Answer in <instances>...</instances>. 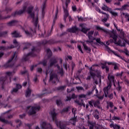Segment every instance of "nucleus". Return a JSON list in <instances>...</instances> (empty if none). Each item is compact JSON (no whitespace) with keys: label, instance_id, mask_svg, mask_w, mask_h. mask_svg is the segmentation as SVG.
Listing matches in <instances>:
<instances>
[{"label":"nucleus","instance_id":"obj_1","mask_svg":"<svg viewBox=\"0 0 129 129\" xmlns=\"http://www.w3.org/2000/svg\"><path fill=\"white\" fill-rule=\"evenodd\" d=\"M34 7L32 6H30L28 7L27 9V12L31 19H32V23H34V25L35 28L33 30L32 28H30V32H29L28 30H25V33L29 37H33V34L36 33L37 31V27H38V23H39V9L38 7H36L35 12H36V14L35 18V12L33 11Z\"/></svg>","mask_w":129,"mask_h":129},{"label":"nucleus","instance_id":"obj_2","mask_svg":"<svg viewBox=\"0 0 129 129\" xmlns=\"http://www.w3.org/2000/svg\"><path fill=\"white\" fill-rule=\"evenodd\" d=\"M57 113L55 111V109L53 108L51 110L50 115L52 118L53 121H55V124L57 127H59L60 129H66V124H64L63 122L58 120L57 119Z\"/></svg>","mask_w":129,"mask_h":129},{"label":"nucleus","instance_id":"obj_3","mask_svg":"<svg viewBox=\"0 0 129 129\" xmlns=\"http://www.w3.org/2000/svg\"><path fill=\"white\" fill-rule=\"evenodd\" d=\"M110 37L113 39H110L109 42L110 43H114L117 46H120L121 47H125V42L121 43V40H118L117 41V36L114 33H111L110 34Z\"/></svg>","mask_w":129,"mask_h":129},{"label":"nucleus","instance_id":"obj_4","mask_svg":"<svg viewBox=\"0 0 129 129\" xmlns=\"http://www.w3.org/2000/svg\"><path fill=\"white\" fill-rule=\"evenodd\" d=\"M89 73L90 74V76L94 79V77L96 76V74H98L97 77L99 78V82L101 83V78H100V76L99 75V72L98 70H95L94 69L92 68V67L89 68Z\"/></svg>","mask_w":129,"mask_h":129},{"label":"nucleus","instance_id":"obj_5","mask_svg":"<svg viewBox=\"0 0 129 129\" xmlns=\"http://www.w3.org/2000/svg\"><path fill=\"white\" fill-rule=\"evenodd\" d=\"M37 51L36 48L33 47L32 49H31V51L24 56L23 57V61H28L31 58V57H36L37 54L35 53V52Z\"/></svg>","mask_w":129,"mask_h":129},{"label":"nucleus","instance_id":"obj_6","mask_svg":"<svg viewBox=\"0 0 129 129\" xmlns=\"http://www.w3.org/2000/svg\"><path fill=\"white\" fill-rule=\"evenodd\" d=\"M48 81L49 82L52 83V84H56V82H57V81H59L58 75L55 73H51L49 75V79Z\"/></svg>","mask_w":129,"mask_h":129},{"label":"nucleus","instance_id":"obj_7","mask_svg":"<svg viewBox=\"0 0 129 129\" xmlns=\"http://www.w3.org/2000/svg\"><path fill=\"white\" fill-rule=\"evenodd\" d=\"M41 107L39 105L33 106L31 109L28 111V114L29 115H34L37 113V111H39Z\"/></svg>","mask_w":129,"mask_h":129},{"label":"nucleus","instance_id":"obj_8","mask_svg":"<svg viewBox=\"0 0 129 129\" xmlns=\"http://www.w3.org/2000/svg\"><path fill=\"white\" fill-rule=\"evenodd\" d=\"M93 34H94V31H90L87 34V36L89 39V40H86L87 44H91L95 40V37H93Z\"/></svg>","mask_w":129,"mask_h":129},{"label":"nucleus","instance_id":"obj_9","mask_svg":"<svg viewBox=\"0 0 129 129\" xmlns=\"http://www.w3.org/2000/svg\"><path fill=\"white\" fill-rule=\"evenodd\" d=\"M17 60H18V54H17V52H14L13 55L11 57V58L8 61V63L10 64V63H12V64H9V66L10 67H13L14 65H15V62H17Z\"/></svg>","mask_w":129,"mask_h":129},{"label":"nucleus","instance_id":"obj_10","mask_svg":"<svg viewBox=\"0 0 129 129\" xmlns=\"http://www.w3.org/2000/svg\"><path fill=\"white\" fill-rule=\"evenodd\" d=\"M115 62H105L104 63H101V66L102 69H105L106 73H108L109 72V68L106 66V64H108V65H114V63Z\"/></svg>","mask_w":129,"mask_h":129},{"label":"nucleus","instance_id":"obj_11","mask_svg":"<svg viewBox=\"0 0 129 129\" xmlns=\"http://www.w3.org/2000/svg\"><path fill=\"white\" fill-rule=\"evenodd\" d=\"M85 26H86V25L85 23L80 24V27L81 28V32L86 34L88 31H90V28H86Z\"/></svg>","mask_w":129,"mask_h":129},{"label":"nucleus","instance_id":"obj_12","mask_svg":"<svg viewBox=\"0 0 129 129\" xmlns=\"http://www.w3.org/2000/svg\"><path fill=\"white\" fill-rule=\"evenodd\" d=\"M79 31V28L77 27V26H73L72 28H68L67 30V31L69 33H73V34L77 33Z\"/></svg>","mask_w":129,"mask_h":129},{"label":"nucleus","instance_id":"obj_13","mask_svg":"<svg viewBox=\"0 0 129 129\" xmlns=\"http://www.w3.org/2000/svg\"><path fill=\"white\" fill-rule=\"evenodd\" d=\"M110 87H111V83H110L106 87H105L103 89V91L104 92L105 97H107V95L108 94V90L110 89Z\"/></svg>","mask_w":129,"mask_h":129},{"label":"nucleus","instance_id":"obj_14","mask_svg":"<svg viewBox=\"0 0 129 129\" xmlns=\"http://www.w3.org/2000/svg\"><path fill=\"white\" fill-rule=\"evenodd\" d=\"M21 33L20 32L15 30L11 33V35H13L14 38H19L20 37H22V36L20 35Z\"/></svg>","mask_w":129,"mask_h":129},{"label":"nucleus","instance_id":"obj_15","mask_svg":"<svg viewBox=\"0 0 129 129\" xmlns=\"http://www.w3.org/2000/svg\"><path fill=\"white\" fill-rule=\"evenodd\" d=\"M50 64L48 66V68H50V67H52V66H53V65H54V64H56V63H57V59L55 58H52L50 61Z\"/></svg>","mask_w":129,"mask_h":129},{"label":"nucleus","instance_id":"obj_16","mask_svg":"<svg viewBox=\"0 0 129 129\" xmlns=\"http://www.w3.org/2000/svg\"><path fill=\"white\" fill-rule=\"evenodd\" d=\"M95 29L97 30V31H103L104 33H105L106 34H109V31L105 30L104 28L101 27L99 26H95Z\"/></svg>","mask_w":129,"mask_h":129},{"label":"nucleus","instance_id":"obj_17","mask_svg":"<svg viewBox=\"0 0 129 129\" xmlns=\"http://www.w3.org/2000/svg\"><path fill=\"white\" fill-rule=\"evenodd\" d=\"M19 23V21L18 20H12L7 23L8 26L9 27H13V26H16L17 24Z\"/></svg>","mask_w":129,"mask_h":129},{"label":"nucleus","instance_id":"obj_18","mask_svg":"<svg viewBox=\"0 0 129 129\" xmlns=\"http://www.w3.org/2000/svg\"><path fill=\"white\" fill-rule=\"evenodd\" d=\"M94 107H97V108L101 109V106L100 105V101L98 100L97 101H94Z\"/></svg>","mask_w":129,"mask_h":129},{"label":"nucleus","instance_id":"obj_19","mask_svg":"<svg viewBox=\"0 0 129 129\" xmlns=\"http://www.w3.org/2000/svg\"><path fill=\"white\" fill-rule=\"evenodd\" d=\"M108 79L109 80V83H108V85L111 83V82H114V77L113 75H110V74H108Z\"/></svg>","mask_w":129,"mask_h":129},{"label":"nucleus","instance_id":"obj_20","mask_svg":"<svg viewBox=\"0 0 129 129\" xmlns=\"http://www.w3.org/2000/svg\"><path fill=\"white\" fill-rule=\"evenodd\" d=\"M76 121H77V117H73L69 120V122L73 124V125H76Z\"/></svg>","mask_w":129,"mask_h":129},{"label":"nucleus","instance_id":"obj_21","mask_svg":"<svg viewBox=\"0 0 129 129\" xmlns=\"http://www.w3.org/2000/svg\"><path fill=\"white\" fill-rule=\"evenodd\" d=\"M96 88V86H94L92 88V90L91 91L89 90L87 92L86 96H90V95H92L93 94V91L95 90V89Z\"/></svg>","mask_w":129,"mask_h":129},{"label":"nucleus","instance_id":"obj_22","mask_svg":"<svg viewBox=\"0 0 129 129\" xmlns=\"http://www.w3.org/2000/svg\"><path fill=\"white\" fill-rule=\"evenodd\" d=\"M0 121H2V122H3V123H6V124H11V125L13 126V123H12V122H10L8 120L2 118V117H0Z\"/></svg>","mask_w":129,"mask_h":129},{"label":"nucleus","instance_id":"obj_23","mask_svg":"<svg viewBox=\"0 0 129 129\" xmlns=\"http://www.w3.org/2000/svg\"><path fill=\"white\" fill-rule=\"evenodd\" d=\"M50 125V124H47L46 122H43L41 124V127L42 129H49V126Z\"/></svg>","mask_w":129,"mask_h":129},{"label":"nucleus","instance_id":"obj_24","mask_svg":"<svg viewBox=\"0 0 129 129\" xmlns=\"http://www.w3.org/2000/svg\"><path fill=\"white\" fill-rule=\"evenodd\" d=\"M50 125V124H47L46 122H43L41 124V127L42 129H49V126Z\"/></svg>","mask_w":129,"mask_h":129},{"label":"nucleus","instance_id":"obj_25","mask_svg":"<svg viewBox=\"0 0 129 129\" xmlns=\"http://www.w3.org/2000/svg\"><path fill=\"white\" fill-rule=\"evenodd\" d=\"M55 103L57 106H63V102L61 99H56L55 100Z\"/></svg>","mask_w":129,"mask_h":129},{"label":"nucleus","instance_id":"obj_26","mask_svg":"<svg viewBox=\"0 0 129 129\" xmlns=\"http://www.w3.org/2000/svg\"><path fill=\"white\" fill-rule=\"evenodd\" d=\"M8 79V76L2 77L0 78V83L2 84H5V82L7 81Z\"/></svg>","mask_w":129,"mask_h":129},{"label":"nucleus","instance_id":"obj_27","mask_svg":"<svg viewBox=\"0 0 129 129\" xmlns=\"http://www.w3.org/2000/svg\"><path fill=\"white\" fill-rule=\"evenodd\" d=\"M27 9V7L26 6H24L23 7V10H19V11H17V14L18 16H21V15H23V13L26 12V9Z\"/></svg>","mask_w":129,"mask_h":129},{"label":"nucleus","instance_id":"obj_28","mask_svg":"<svg viewBox=\"0 0 129 129\" xmlns=\"http://www.w3.org/2000/svg\"><path fill=\"white\" fill-rule=\"evenodd\" d=\"M110 127H113L114 129H120V126L119 125H117L112 123L110 124Z\"/></svg>","mask_w":129,"mask_h":129},{"label":"nucleus","instance_id":"obj_29","mask_svg":"<svg viewBox=\"0 0 129 129\" xmlns=\"http://www.w3.org/2000/svg\"><path fill=\"white\" fill-rule=\"evenodd\" d=\"M82 43L85 50L86 51H88L89 53H90V52H91V49L90 48V47H88V46H87V45H86V44L84 42Z\"/></svg>","mask_w":129,"mask_h":129},{"label":"nucleus","instance_id":"obj_30","mask_svg":"<svg viewBox=\"0 0 129 129\" xmlns=\"http://www.w3.org/2000/svg\"><path fill=\"white\" fill-rule=\"evenodd\" d=\"M81 70H80L77 71V73L76 74L75 78L77 80V79H79V80H80V74H81Z\"/></svg>","mask_w":129,"mask_h":129},{"label":"nucleus","instance_id":"obj_31","mask_svg":"<svg viewBox=\"0 0 129 129\" xmlns=\"http://www.w3.org/2000/svg\"><path fill=\"white\" fill-rule=\"evenodd\" d=\"M67 8H68V2H66L65 5L63 6V9L64 13H69L68 12V10H67Z\"/></svg>","mask_w":129,"mask_h":129},{"label":"nucleus","instance_id":"obj_32","mask_svg":"<svg viewBox=\"0 0 129 129\" xmlns=\"http://www.w3.org/2000/svg\"><path fill=\"white\" fill-rule=\"evenodd\" d=\"M60 41H56L54 39H50L48 40V44L49 45H53V44H57V43H59Z\"/></svg>","mask_w":129,"mask_h":129},{"label":"nucleus","instance_id":"obj_33","mask_svg":"<svg viewBox=\"0 0 129 129\" xmlns=\"http://www.w3.org/2000/svg\"><path fill=\"white\" fill-rule=\"evenodd\" d=\"M31 92H32V90L30 89V88H28L26 92V94H25L26 97H30Z\"/></svg>","mask_w":129,"mask_h":129},{"label":"nucleus","instance_id":"obj_34","mask_svg":"<svg viewBox=\"0 0 129 129\" xmlns=\"http://www.w3.org/2000/svg\"><path fill=\"white\" fill-rule=\"evenodd\" d=\"M23 45L25 46L23 48V50H26V49L30 48V46H31V44L28 42L23 43Z\"/></svg>","mask_w":129,"mask_h":129},{"label":"nucleus","instance_id":"obj_35","mask_svg":"<svg viewBox=\"0 0 129 129\" xmlns=\"http://www.w3.org/2000/svg\"><path fill=\"white\" fill-rule=\"evenodd\" d=\"M102 9L103 11H106V12H109V13H110V12H111V10H112V9H111V8H110L108 7L107 6L103 7L102 8Z\"/></svg>","mask_w":129,"mask_h":129},{"label":"nucleus","instance_id":"obj_36","mask_svg":"<svg viewBox=\"0 0 129 129\" xmlns=\"http://www.w3.org/2000/svg\"><path fill=\"white\" fill-rule=\"evenodd\" d=\"M127 8H129V4H125L121 7V11H125L127 10Z\"/></svg>","mask_w":129,"mask_h":129},{"label":"nucleus","instance_id":"obj_37","mask_svg":"<svg viewBox=\"0 0 129 129\" xmlns=\"http://www.w3.org/2000/svg\"><path fill=\"white\" fill-rule=\"evenodd\" d=\"M70 110V107H67L66 108H64L62 109L61 113H63L64 112H68V111H69Z\"/></svg>","mask_w":129,"mask_h":129},{"label":"nucleus","instance_id":"obj_38","mask_svg":"<svg viewBox=\"0 0 129 129\" xmlns=\"http://www.w3.org/2000/svg\"><path fill=\"white\" fill-rule=\"evenodd\" d=\"M122 15L123 16H124L125 19H126V20H127V21L129 22V14L126 13H122Z\"/></svg>","mask_w":129,"mask_h":129},{"label":"nucleus","instance_id":"obj_39","mask_svg":"<svg viewBox=\"0 0 129 129\" xmlns=\"http://www.w3.org/2000/svg\"><path fill=\"white\" fill-rule=\"evenodd\" d=\"M66 88V86H60L56 88V90H64Z\"/></svg>","mask_w":129,"mask_h":129},{"label":"nucleus","instance_id":"obj_40","mask_svg":"<svg viewBox=\"0 0 129 129\" xmlns=\"http://www.w3.org/2000/svg\"><path fill=\"white\" fill-rule=\"evenodd\" d=\"M15 73H16V72H15V71H13V72H7L6 73V75L7 76H12L13 74H15Z\"/></svg>","mask_w":129,"mask_h":129},{"label":"nucleus","instance_id":"obj_41","mask_svg":"<svg viewBox=\"0 0 129 129\" xmlns=\"http://www.w3.org/2000/svg\"><path fill=\"white\" fill-rule=\"evenodd\" d=\"M8 31L1 32V37H7L8 36Z\"/></svg>","mask_w":129,"mask_h":129},{"label":"nucleus","instance_id":"obj_42","mask_svg":"<svg viewBox=\"0 0 129 129\" xmlns=\"http://www.w3.org/2000/svg\"><path fill=\"white\" fill-rule=\"evenodd\" d=\"M118 87L116 88V89L118 91H122V88L120 86V84L119 83V82H118Z\"/></svg>","mask_w":129,"mask_h":129},{"label":"nucleus","instance_id":"obj_43","mask_svg":"<svg viewBox=\"0 0 129 129\" xmlns=\"http://www.w3.org/2000/svg\"><path fill=\"white\" fill-rule=\"evenodd\" d=\"M88 103L90 106V107H93V105H94V100H91L88 102Z\"/></svg>","mask_w":129,"mask_h":129},{"label":"nucleus","instance_id":"obj_44","mask_svg":"<svg viewBox=\"0 0 129 129\" xmlns=\"http://www.w3.org/2000/svg\"><path fill=\"white\" fill-rule=\"evenodd\" d=\"M57 16H58V7L56 8L54 18L53 19V23H55V21L57 20Z\"/></svg>","mask_w":129,"mask_h":129},{"label":"nucleus","instance_id":"obj_45","mask_svg":"<svg viewBox=\"0 0 129 129\" xmlns=\"http://www.w3.org/2000/svg\"><path fill=\"white\" fill-rule=\"evenodd\" d=\"M95 40V41H96V42L98 43V44H100V45H103V42H101V41H100V38H95V39H94V40Z\"/></svg>","mask_w":129,"mask_h":129},{"label":"nucleus","instance_id":"obj_46","mask_svg":"<svg viewBox=\"0 0 129 129\" xmlns=\"http://www.w3.org/2000/svg\"><path fill=\"white\" fill-rule=\"evenodd\" d=\"M98 114H99V111H98V110H97V109H95L93 113V116H95L96 115H97Z\"/></svg>","mask_w":129,"mask_h":129},{"label":"nucleus","instance_id":"obj_47","mask_svg":"<svg viewBox=\"0 0 129 129\" xmlns=\"http://www.w3.org/2000/svg\"><path fill=\"white\" fill-rule=\"evenodd\" d=\"M11 16H8L7 17H3L2 15H0V20H7V19H10Z\"/></svg>","mask_w":129,"mask_h":129},{"label":"nucleus","instance_id":"obj_48","mask_svg":"<svg viewBox=\"0 0 129 129\" xmlns=\"http://www.w3.org/2000/svg\"><path fill=\"white\" fill-rule=\"evenodd\" d=\"M75 102H76V103H77L78 104V105H79L80 106H82V104H83V102L82 101V102L79 101L78 100H76L75 101Z\"/></svg>","mask_w":129,"mask_h":129},{"label":"nucleus","instance_id":"obj_49","mask_svg":"<svg viewBox=\"0 0 129 129\" xmlns=\"http://www.w3.org/2000/svg\"><path fill=\"white\" fill-rule=\"evenodd\" d=\"M120 38H124V31L122 29L120 31Z\"/></svg>","mask_w":129,"mask_h":129},{"label":"nucleus","instance_id":"obj_50","mask_svg":"<svg viewBox=\"0 0 129 129\" xmlns=\"http://www.w3.org/2000/svg\"><path fill=\"white\" fill-rule=\"evenodd\" d=\"M47 60H43L42 61L40 62L39 63V64H42V65H43V66H47Z\"/></svg>","mask_w":129,"mask_h":129},{"label":"nucleus","instance_id":"obj_51","mask_svg":"<svg viewBox=\"0 0 129 129\" xmlns=\"http://www.w3.org/2000/svg\"><path fill=\"white\" fill-rule=\"evenodd\" d=\"M46 53L49 55V56H52V51L50 48H47L46 50Z\"/></svg>","mask_w":129,"mask_h":129},{"label":"nucleus","instance_id":"obj_52","mask_svg":"<svg viewBox=\"0 0 129 129\" xmlns=\"http://www.w3.org/2000/svg\"><path fill=\"white\" fill-rule=\"evenodd\" d=\"M19 91V90L16 88H13V90L11 91L12 94H14V93H17Z\"/></svg>","mask_w":129,"mask_h":129},{"label":"nucleus","instance_id":"obj_53","mask_svg":"<svg viewBox=\"0 0 129 129\" xmlns=\"http://www.w3.org/2000/svg\"><path fill=\"white\" fill-rule=\"evenodd\" d=\"M114 17H117L118 14L116 12H112V10L110 12Z\"/></svg>","mask_w":129,"mask_h":129},{"label":"nucleus","instance_id":"obj_54","mask_svg":"<svg viewBox=\"0 0 129 129\" xmlns=\"http://www.w3.org/2000/svg\"><path fill=\"white\" fill-rule=\"evenodd\" d=\"M59 70V74H60V75L61 76H63V75H64V72L63 71V68H61Z\"/></svg>","mask_w":129,"mask_h":129},{"label":"nucleus","instance_id":"obj_55","mask_svg":"<svg viewBox=\"0 0 129 129\" xmlns=\"http://www.w3.org/2000/svg\"><path fill=\"white\" fill-rule=\"evenodd\" d=\"M13 9L10 8V7H6L5 9V11L7 12V13H10V12H12V10Z\"/></svg>","mask_w":129,"mask_h":129},{"label":"nucleus","instance_id":"obj_56","mask_svg":"<svg viewBox=\"0 0 129 129\" xmlns=\"http://www.w3.org/2000/svg\"><path fill=\"white\" fill-rule=\"evenodd\" d=\"M102 14L103 15H105V16H104L105 19H109V15H108L104 12H102Z\"/></svg>","mask_w":129,"mask_h":129},{"label":"nucleus","instance_id":"obj_57","mask_svg":"<svg viewBox=\"0 0 129 129\" xmlns=\"http://www.w3.org/2000/svg\"><path fill=\"white\" fill-rule=\"evenodd\" d=\"M68 16H69V13H64L63 20L65 23H66V19H67V17H68Z\"/></svg>","mask_w":129,"mask_h":129},{"label":"nucleus","instance_id":"obj_58","mask_svg":"<svg viewBox=\"0 0 129 129\" xmlns=\"http://www.w3.org/2000/svg\"><path fill=\"white\" fill-rule=\"evenodd\" d=\"M123 53H124V54H125L126 55L129 56V51L127 50L126 48L124 49V51H123Z\"/></svg>","mask_w":129,"mask_h":129},{"label":"nucleus","instance_id":"obj_59","mask_svg":"<svg viewBox=\"0 0 129 129\" xmlns=\"http://www.w3.org/2000/svg\"><path fill=\"white\" fill-rule=\"evenodd\" d=\"M78 49L80 51V52L84 54V52H83V50H82V48H81V45H78Z\"/></svg>","mask_w":129,"mask_h":129},{"label":"nucleus","instance_id":"obj_60","mask_svg":"<svg viewBox=\"0 0 129 129\" xmlns=\"http://www.w3.org/2000/svg\"><path fill=\"white\" fill-rule=\"evenodd\" d=\"M105 48H106L107 51L109 53H110V52H112V50H111V49H110V48H109V47H108V46L106 45V46H105Z\"/></svg>","mask_w":129,"mask_h":129},{"label":"nucleus","instance_id":"obj_61","mask_svg":"<svg viewBox=\"0 0 129 129\" xmlns=\"http://www.w3.org/2000/svg\"><path fill=\"white\" fill-rule=\"evenodd\" d=\"M16 87V89H17L18 90H19V89H21V88H22V85H21L19 84H17Z\"/></svg>","mask_w":129,"mask_h":129},{"label":"nucleus","instance_id":"obj_62","mask_svg":"<svg viewBox=\"0 0 129 129\" xmlns=\"http://www.w3.org/2000/svg\"><path fill=\"white\" fill-rule=\"evenodd\" d=\"M11 16H12V17H16V16H19V15H18V12L16 11V12L12 13Z\"/></svg>","mask_w":129,"mask_h":129},{"label":"nucleus","instance_id":"obj_63","mask_svg":"<svg viewBox=\"0 0 129 129\" xmlns=\"http://www.w3.org/2000/svg\"><path fill=\"white\" fill-rule=\"evenodd\" d=\"M108 105L111 108H112V107H113V103L112 102H109L108 103Z\"/></svg>","mask_w":129,"mask_h":129},{"label":"nucleus","instance_id":"obj_64","mask_svg":"<svg viewBox=\"0 0 129 129\" xmlns=\"http://www.w3.org/2000/svg\"><path fill=\"white\" fill-rule=\"evenodd\" d=\"M76 88L78 90H83L84 91V88L82 87H77Z\"/></svg>","mask_w":129,"mask_h":129}]
</instances>
